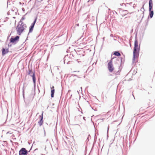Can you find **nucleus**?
I'll return each instance as SVG.
<instances>
[{"instance_id":"obj_1","label":"nucleus","mask_w":155,"mask_h":155,"mask_svg":"<svg viewBox=\"0 0 155 155\" xmlns=\"http://www.w3.org/2000/svg\"><path fill=\"white\" fill-rule=\"evenodd\" d=\"M140 50V47L138 45L137 40L135 39L134 41V46L133 51V56L134 58L137 57L139 55V53Z\"/></svg>"},{"instance_id":"obj_2","label":"nucleus","mask_w":155,"mask_h":155,"mask_svg":"<svg viewBox=\"0 0 155 155\" xmlns=\"http://www.w3.org/2000/svg\"><path fill=\"white\" fill-rule=\"evenodd\" d=\"M26 27V25L23 22H22L20 25L19 24L16 28L17 33L19 35H21Z\"/></svg>"},{"instance_id":"obj_3","label":"nucleus","mask_w":155,"mask_h":155,"mask_svg":"<svg viewBox=\"0 0 155 155\" xmlns=\"http://www.w3.org/2000/svg\"><path fill=\"white\" fill-rule=\"evenodd\" d=\"M112 60L113 58H112L107 64L108 69L110 72H112L114 70V68L112 63Z\"/></svg>"},{"instance_id":"obj_4","label":"nucleus","mask_w":155,"mask_h":155,"mask_svg":"<svg viewBox=\"0 0 155 155\" xmlns=\"http://www.w3.org/2000/svg\"><path fill=\"white\" fill-rule=\"evenodd\" d=\"M27 150L25 148H22L19 152L20 155H27Z\"/></svg>"},{"instance_id":"obj_5","label":"nucleus","mask_w":155,"mask_h":155,"mask_svg":"<svg viewBox=\"0 0 155 155\" xmlns=\"http://www.w3.org/2000/svg\"><path fill=\"white\" fill-rule=\"evenodd\" d=\"M40 120L38 122V124L39 126H41L42 125L43 123V113L40 116Z\"/></svg>"},{"instance_id":"obj_6","label":"nucleus","mask_w":155,"mask_h":155,"mask_svg":"<svg viewBox=\"0 0 155 155\" xmlns=\"http://www.w3.org/2000/svg\"><path fill=\"white\" fill-rule=\"evenodd\" d=\"M19 38V37L18 36H16L15 38H12L10 39L11 42L12 43H14L16 42V41H18Z\"/></svg>"},{"instance_id":"obj_7","label":"nucleus","mask_w":155,"mask_h":155,"mask_svg":"<svg viewBox=\"0 0 155 155\" xmlns=\"http://www.w3.org/2000/svg\"><path fill=\"white\" fill-rule=\"evenodd\" d=\"M36 20H37V18H36L35 20L34 21V22L33 23V24H32V25H31V26L30 27V29H29V32H32L33 30V28H34V25L36 23Z\"/></svg>"},{"instance_id":"obj_8","label":"nucleus","mask_w":155,"mask_h":155,"mask_svg":"<svg viewBox=\"0 0 155 155\" xmlns=\"http://www.w3.org/2000/svg\"><path fill=\"white\" fill-rule=\"evenodd\" d=\"M2 55H4L5 54L7 53L8 52V49H5L3 48L2 49Z\"/></svg>"},{"instance_id":"obj_9","label":"nucleus","mask_w":155,"mask_h":155,"mask_svg":"<svg viewBox=\"0 0 155 155\" xmlns=\"http://www.w3.org/2000/svg\"><path fill=\"white\" fill-rule=\"evenodd\" d=\"M153 5V2L152 0H150L149 2V10H151Z\"/></svg>"},{"instance_id":"obj_10","label":"nucleus","mask_w":155,"mask_h":155,"mask_svg":"<svg viewBox=\"0 0 155 155\" xmlns=\"http://www.w3.org/2000/svg\"><path fill=\"white\" fill-rule=\"evenodd\" d=\"M31 76L32 77V79L34 83L35 84L36 82V78L35 73H33V74Z\"/></svg>"},{"instance_id":"obj_11","label":"nucleus","mask_w":155,"mask_h":155,"mask_svg":"<svg viewBox=\"0 0 155 155\" xmlns=\"http://www.w3.org/2000/svg\"><path fill=\"white\" fill-rule=\"evenodd\" d=\"M114 54L117 56H121V54L118 51H115L114 52Z\"/></svg>"},{"instance_id":"obj_12","label":"nucleus","mask_w":155,"mask_h":155,"mask_svg":"<svg viewBox=\"0 0 155 155\" xmlns=\"http://www.w3.org/2000/svg\"><path fill=\"white\" fill-rule=\"evenodd\" d=\"M149 11H150V17L151 18H152L153 15V11H151V10H149Z\"/></svg>"},{"instance_id":"obj_13","label":"nucleus","mask_w":155,"mask_h":155,"mask_svg":"<svg viewBox=\"0 0 155 155\" xmlns=\"http://www.w3.org/2000/svg\"><path fill=\"white\" fill-rule=\"evenodd\" d=\"M54 89H53L51 91V97H54Z\"/></svg>"},{"instance_id":"obj_14","label":"nucleus","mask_w":155,"mask_h":155,"mask_svg":"<svg viewBox=\"0 0 155 155\" xmlns=\"http://www.w3.org/2000/svg\"><path fill=\"white\" fill-rule=\"evenodd\" d=\"M33 73H34V72H33L31 70L29 69V71L28 73V74L29 75H30L31 76H32V74H33Z\"/></svg>"},{"instance_id":"obj_15","label":"nucleus","mask_w":155,"mask_h":155,"mask_svg":"<svg viewBox=\"0 0 155 155\" xmlns=\"http://www.w3.org/2000/svg\"><path fill=\"white\" fill-rule=\"evenodd\" d=\"M25 19V17H22L21 18V20H20V22H21V23L22 22H22V21H23V20H24V19Z\"/></svg>"},{"instance_id":"obj_16","label":"nucleus","mask_w":155,"mask_h":155,"mask_svg":"<svg viewBox=\"0 0 155 155\" xmlns=\"http://www.w3.org/2000/svg\"><path fill=\"white\" fill-rule=\"evenodd\" d=\"M53 89H54V86H52L51 87V90H52Z\"/></svg>"},{"instance_id":"obj_17","label":"nucleus","mask_w":155,"mask_h":155,"mask_svg":"<svg viewBox=\"0 0 155 155\" xmlns=\"http://www.w3.org/2000/svg\"><path fill=\"white\" fill-rule=\"evenodd\" d=\"M108 130H109V127L108 126V128H107V131H108Z\"/></svg>"}]
</instances>
